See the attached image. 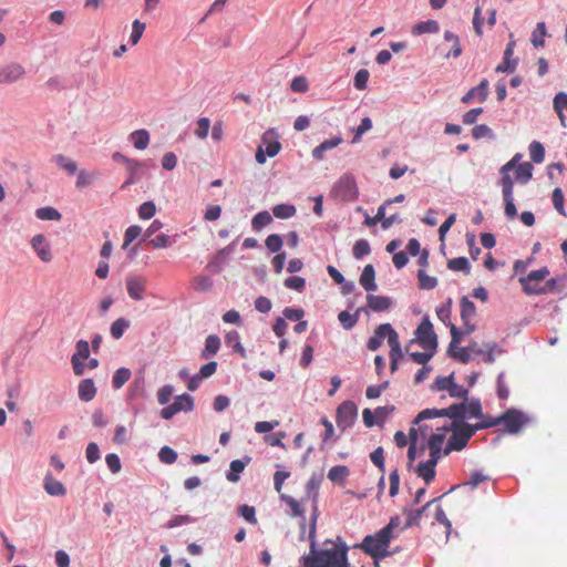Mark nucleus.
Wrapping results in <instances>:
<instances>
[{
	"mask_svg": "<svg viewBox=\"0 0 567 567\" xmlns=\"http://www.w3.org/2000/svg\"><path fill=\"white\" fill-rule=\"evenodd\" d=\"M522 158V154L517 153L513 156L511 161L504 164L499 168L501 181L499 185L502 187L503 199L505 203V215L513 219L517 215V209L514 204V181L511 176V172L514 171L515 167L519 165V159Z\"/></svg>",
	"mask_w": 567,
	"mask_h": 567,
	"instance_id": "nucleus-1",
	"label": "nucleus"
},
{
	"mask_svg": "<svg viewBox=\"0 0 567 567\" xmlns=\"http://www.w3.org/2000/svg\"><path fill=\"white\" fill-rule=\"evenodd\" d=\"M488 425L489 424H484L483 421L476 424L457 423L453 421L452 435L447 441L443 454L449 455L452 451H462L477 431L488 429Z\"/></svg>",
	"mask_w": 567,
	"mask_h": 567,
	"instance_id": "nucleus-2",
	"label": "nucleus"
},
{
	"mask_svg": "<svg viewBox=\"0 0 567 567\" xmlns=\"http://www.w3.org/2000/svg\"><path fill=\"white\" fill-rule=\"evenodd\" d=\"M393 535L389 534V528H382L374 535H368L359 545L373 559L379 560L391 555L389 551Z\"/></svg>",
	"mask_w": 567,
	"mask_h": 567,
	"instance_id": "nucleus-3",
	"label": "nucleus"
},
{
	"mask_svg": "<svg viewBox=\"0 0 567 567\" xmlns=\"http://www.w3.org/2000/svg\"><path fill=\"white\" fill-rule=\"evenodd\" d=\"M549 275L546 267L530 271L526 277L519 279L524 292L527 295H542L551 290L555 280H550L546 285H542L544 279Z\"/></svg>",
	"mask_w": 567,
	"mask_h": 567,
	"instance_id": "nucleus-4",
	"label": "nucleus"
},
{
	"mask_svg": "<svg viewBox=\"0 0 567 567\" xmlns=\"http://www.w3.org/2000/svg\"><path fill=\"white\" fill-rule=\"evenodd\" d=\"M484 424H489V427L503 424L505 426V430L508 433H517L523 427V425L527 422V419L525 415L517 410H508L505 413H503L501 416L497 417H487L485 421H483Z\"/></svg>",
	"mask_w": 567,
	"mask_h": 567,
	"instance_id": "nucleus-5",
	"label": "nucleus"
},
{
	"mask_svg": "<svg viewBox=\"0 0 567 567\" xmlns=\"http://www.w3.org/2000/svg\"><path fill=\"white\" fill-rule=\"evenodd\" d=\"M358 186L355 178L351 174L342 175L332 188L334 198L341 202H352L358 198Z\"/></svg>",
	"mask_w": 567,
	"mask_h": 567,
	"instance_id": "nucleus-6",
	"label": "nucleus"
},
{
	"mask_svg": "<svg viewBox=\"0 0 567 567\" xmlns=\"http://www.w3.org/2000/svg\"><path fill=\"white\" fill-rule=\"evenodd\" d=\"M434 416H449L454 421L457 419L465 417L464 403L452 404L446 409H426L421 411L414 420V424H419L420 422L434 417Z\"/></svg>",
	"mask_w": 567,
	"mask_h": 567,
	"instance_id": "nucleus-7",
	"label": "nucleus"
},
{
	"mask_svg": "<svg viewBox=\"0 0 567 567\" xmlns=\"http://www.w3.org/2000/svg\"><path fill=\"white\" fill-rule=\"evenodd\" d=\"M447 430V427H436V432L431 433L427 437L426 444H420V454H423L425 449H429L430 457L440 460L442 455H444L443 445L446 439Z\"/></svg>",
	"mask_w": 567,
	"mask_h": 567,
	"instance_id": "nucleus-8",
	"label": "nucleus"
},
{
	"mask_svg": "<svg viewBox=\"0 0 567 567\" xmlns=\"http://www.w3.org/2000/svg\"><path fill=\"white\" fill-rule=\"evenodd\" d=\"M415 341L423 349L436 350L437 348V338L433 330V324L429 320V318H424L421 323L417 326L415 331Z\"/></svg>",
	"mask_w": 567,
	"mask_h": 567,
	"instance_id": "nucleus-9",
	"label": "nucleus"
},
{
	"mask_svg": "<svg viewBox=\"0 0 567 567\" xmlns=\"http://www.w3.org/2000/svg\"><path fill=\"white\" fill-rule=\"evenodd\" d=\"M358 416V408L352 401L342 402L337 409V425L341 431L350 427Z\"/></svg>",
	"mask_w": 567,
	"mask_h": 567,
	"instance_id": "nucleus-10",
	"label": "nucleus"
},
{
	"mask_svg": "<svg viewBox=\"0 0 567 567\" xmlns=\"http://www.w3.org/2000/svg\"><path fill=\"white\" fill-rule=\"evenodd\" d=\"M261 142L255 156L258 164H265L267 156L275 157L281 150V144L277 140L271 138L269 132L262 135Z\"/></svg>",
	"mask_w": 567,
	"mask_h": 567,
	"instance_id": "nucleus-11",
	"label": "nucleus"
},
{
	"mask_svg": "<svg viewBox=\"0 0 567 567\" xmlns=\"http://www.w3.org/2000/svg\"><path fill=\"white\" fill-rule=\"evenodd\" d=\"M25 75L24 68L17 62L0 68V84H9L21 80Z\"/></svg>",
	"mask_w": 567,
	"mask_h": 567,
	"instance_id": "nucleus-12",
	"label": "nucleus"
},
{
	"mask_svg": "<svg viewBox=\"0 0 567 567\" xmlns=\"http://www.w3.org/2000/svg\"><path fill=\"white\" fill-rule=\"evenodd\" d=\"M126 290L133 300H142L146 290V279L142 276L130 275L125 280Z\"/></svg>",
	"mask_w": 567,
	"mask_h": 567,
	"instance_id": "nucleus-13",
	"label": "nucleus"
},
{
	"mask_svg": "<svg viewBox=\"0 0 567 567\" xmlns=\"http://www.w3.org/2000/svg\"><path fill=\"white\" fill-rule=\"evenodd\" d=\"M476 315L475 305L467 299V297H463L461 299V318L464 323V333H472L474 331V326L471 324V320Z\"/></svg>",
	"mask_w": 567,
	"mask_h": 567,
	"instance_id": "nucleus-14",
	"label": "nucleus"
},
{
	"mask_svg": "<svg viewBox=\"0 0 567 567\" xmlns=\"http://www.w3.org/2000/svg\"><path fill=\"white\" fill-rule=\"evenodd\" d=\"M31 246L43 262H50L52 260L53 256L50 245L42 234L35 235L31 239Z\"/></svg>",
	"mask_w": 567,
	"mask_h": 567,
	"instance_id": "nucleus-15",
	"label": "nucleus"
},
{
	"mask_svg": "<svg viewBox=\"0 0 567 567\" xmlns=\"http://www.w3.org/2000/svg\"><path fill=\"white\" fill-rule=\"evenodd\" d=\"M515 40H513V34L509 37V42L506 45L503 61L496 66V72H514L517 65V61L513 60L512 56L514 54Z\"/></svg>",
	"mask_w": 567,
	"mask_h": 567,
	"instance_id": "nucleus-16",
	"label": "nucleus"
},
{
	"mask_svg": "<svg viewBox=\"0 0 567 567\" xmlns=\"http://www.w3.org/2000/svg\"><path fill=\"white\" fill-rule=\"evenodd\" d=\"M439 460L430 457L426 462H421L415 472L417 476L422 477L426 484H430L435 477V467Z\"/></svg>",
	"mask_w": 567,
	"mask_h": 567,
	"instance_id": "nucleus-17",
	"label": "nucleus"
},
{
	"mask_svg": "<svg viewBox=\"0 0 567 567\" xmlns=\"http://www.w3.org/2000/svg\"><path fill=\"white\" fill-rule=\"evenodd\" d=\"M488 81L486 79L482 80L481 83L471 89L463 97L462 102L467 104L471 103L474 99H477L480 102H484L488 96Z\"/></svg>",
	"mask_w": 567,
	"mask_h": 567,
	"instance_id": "nucleus-18",
	"label": "nucleus"
},
{
	"mask_svg": "<svg viewBox=\"0 0 567 567\" xmlns=\"http://www.w3.org/2000/svg\"><path fill=\"white\" fill-rule=\"evenodd\" d=\"M79 399L83 402L92 401L96 395V388L92 379L80 381L78 388Z\"/></svg>",
	"mask_w": 567,
	"mask_h": 567,
	"instance_id": "nucleus-19",
	"label": "nucleus"
},
{
	"mask_svg": "<svg viewBox=\"0 0 567 567\" xmlns=\"http://www.w3.org/2000/svg\"><path fill=\"white\" fill-rule=\"evenodd\" d=\"M341 136H334L332 138L326 140L322 143H320L317 147L312 150V156L313 158L321 161L323 158V155L327 151H330L337 146H339L342 143Z\"/></svg>",
	"mask_w": 567,
	"mask_h": 567,
	"instance_id": "nucleus-20",
	"label": "nucleus"
},
{
	"mask_svg": "<svg viewBox=\"0 0 567 567\" xmlns=\"http://www.w3.org/2000/svg\"><path fill=\"white\" fill-rule=\"evenodd\" d=\"M367 303L371 310L380 312L388 310L391 307L392 301L385 296L368 295Z\"/></svg>",
	"mask_w": 567,
	"mask_h": 567,
	"instance_id": "nucleus-21",
	"label": "nucleus"
},
{
	"mask_svg": "<svg viewBox=\"0 0 567 567\" xmlns=\"http://www.w3.org/2000/svg\"><path fill=\"white\" fill-rule=\"evenodd\" d=\"M220 348V339L216 334H209L205 340V347L200 353L202 359H209L217 354Z\"/></svg>",
	"mask_w": 567,
	"mask_h": 567,
	"instance_id": "nucleus-22",
	"label": "nucleus"
},
{
	"mask_svg": "<svg viewBox=\"0 0 567 567\" xmlns=\"http://www.w3.org/2000/svg\"><path fill=\"white\" fill-rule=\"evenodd\" d=\"M375 271L372 265H367L360 277V285L367 290L372 291L377 289L374 282Z\"/></svg>",
	"mask_w": 567,
	"mask_h": 567,
	"instance_id": "nucleus-23",
	"label": "nucleus"
},
{
	"mask_svg": "<svg viewBox=\"0 0 567 567\" xmlns=\"http://www.w3.org/2000/svg\"><path fill=\"white\" fill-rule=\"evenodd\" d=\"M249 456H245L244 460H234L230 463V471L227 474V480L229 482H237L239 480V474L245 470L246 465L250 462Z\"/></svg>",
	"mask_w": 567,
	"mask_h": 567,
	"instance_id": "nucleus-24",
	"label": "nucleus"
},
{
	"mask_svg": "<svg viewBox=\"0 0 567 567\" xmlns=\"http://www.w3.org/2000/svg\"><path fill=\"white\" fill-rule=\"evenodd\" d=\"M533 165L529 162L520 163L515 171V179L520 184H527L533 177Z\"/></svg>",
	"mask_w": 567,
	"mask_h": 567,
	"instance_id": "nucleus-25",
	"label": "nucleus"
},
{
	"mask_svg": "<svg viewBox=\"0 0 567 567\" xmlns=\"http://www.w3.org/2000/svg\"><path fill=\"white\" fill-rule=\"evenodd\" d=\"M44 489L52 496H63L66 494V488L60 482L54 480L51 475H48L44 480Z\"/></svg>",
	"mask_w": 567,
	"mask_h": 567,
	"instance_id": "nucleus-26",
	"label": "nucleus"
},
{
	"mask_svg": "<svg viewBox=\"0 0 567 567\" xmlns=\"http://www.w3.org/2000/svg\"><path fill=\"white\" fill-rule=\"evenodd\" d=\"M440 27L437 21L435 20H426L419 22L412 27V34L413 35H421L424 33H436L439 31Z\"/></svg>",
	"mask_w": 567,
	"mask_h": 567,
	"instance_id": "nucleus-27",
	"label": "nucleus"
},
{
	"mask_svg": "<svg viewBox=\"0 0 567 567\" xmlns=\"http://www.w3.org/2000/svg\"><path fill=\"white\" fill-rule=\"evenodd\" d=\"M465 417H476L481 421H485L488 416L483 414L482 405L478 400H471L468 403H464Z\"/></svg>",
	"mask_w": 567,
	"mask_h": 567,
	"instance_id": "nucleus-28",
	"label": "nucleus"
},
{
	"mask_svg": "<svg viewBox=\"0 0 567 567\" xmlns=\"http://www.w3.org/2000/svg\"><path fill=\"white\" fill-rule=\"evenodd\" d=\"M130 140L137 150H145L150 144V134L146 130H137L130 134Z\"/></svg>",
	"mask_w": 567,
	"mask_h": 567,
	"instance_id": "nucleus-29",
	"label": "nucleus"
},
{
	"mask_svg": "<svg viewBox=\"0 0 567 567\" xmlns=\"http://www.w3.org/2000/svg\"><path fill=\"white\" fill-rule=\"evenodd\" d=\"M554 109L559 116L561 125L566 126V116L564 111H567V94L565 92H559L556 94L554 99Z\"/></svg>",
	"mask_w": 567,
	"mask_h": 567,
	"instance_id": "nucleus-30",
	"label": "nucleus"
},
{
	"mask_svg": "<svg viewBox=\"0 0 567 567\" xmlns=\"http://www.w3.org/2000/svg\"><path fill=\"white\" fill-rule=\"evenodd\" d=\"M442 496L437 497V498H434L430 502H427L422 508L420 509H414V511H409L408 512V517H406V523H405V526L406 527H411V526H417L419 523H420V519L422 517V514L424 513V511L426 508H429L432 504H434L436 501H439Z\"/></svg>",
	"mask_w": 567,
	"mask_h": 567,
	"instance_id": "nucleus-31",
	"label": "nucleus"
},
{
	"mask_svg": "<svg viewBox=\"0 0 567 567\" xmlns=\"http://www.w3.org/2000/svg\"><path fill=\"white\" fill-rule=\"evenodd\" d=\"M444 39H445V41H447L452 44V51H450L446 54V58H450V56L458 58L462 54V48H461L458 37L455 33H453L452 31H445Z\"/></svg>",
	"mask_w": 567,
	"mask_h": 567,
	"instance_id": "nucleus-32",
	"label": "nucleus"
},
{
	"mask_svg": "<svg viewBox=\"0 0 567 567\" xmlns=\"http://www.w3.org/2000/svg\"><path fill=\"white\" fill-rule=\"evenodd\" d=\"M436 523L444 527V535L445 539L447 540L451 535L452 524L441 506L436 507L435 522L433 523V525H435Z\"/></svg>",
	"mask_w": 567,
	"mask_h": 567,
	"instance_id": "nucleus-33",
	"label": "nucleus"
},
{
	"mask_svg": "<svg viewBox=\"0 0 567 567\" xmlns=\"http://www.w3.org/2000/svg\"><path fill=\"white\" fill-rule=\"evenodd\" d=\"M409 436H410V445H409V450H408V460H409V465H412V463L415 461L416 456H417V432L415 431V427H411L410 431H409Z\"/></svg>",
	"mask_w": 567,
	"mask_h": 567,
	"instance_id": "nucleus-34",
	"label": "nucleus"
},
{
	"mask_svg": "<svg viewBox=\"0 0 567 567\" xmlns=\"http://www.w3.org/2000/svg\"><path fill=\"white\" fill-rule=\"evenodd\" d=\"M272 221V217L271 215L267 212V210H264V212H259L257 213L252 220H251V226L255 230H260L261 228L270 225Z\"/></svg>",
	"mask_w": 567,
	"mask_h": 567,
	"instance_id": "nucleus-35",
	"label": "nucleus"
},
{
	"mask_svg": "<svg viewBox=\"0 0 567 567\" xmlns=\"http://www.w3.org/2000/svg\"><path fill=\"white\" fill-rule=\"evenodd\" d=\"M173 404L175 405V408L178 412H181V411L188 412L194 409V400L189 394H186V393L182 394V395H177L175 398Z\"/></svg>",
	"mask_w": 567,
	"mask_h": 567,
	"instance_id": "nucleus-36",
	"label": "nucleus"
},
{
	"mask_svg": "<svg viewBox=\"0 0 567 567\" xmlns=\"http://www.w3.org/2000/svg\"><path fill=\"white\" fill-rule=\"evenodd\" d=\"M349 475V470L344 465H337L329 470L328 478L334 483H342Z\"/></svg>",
	"mask_w": 567,
	"mask_h": 567,
	"instance_id": "nucleus-37",
	"label": "nucleus"
},
{
	"mask_svg": "<svg viewBox=\"0 0 567 567\" xmlns=\"http://www.w3.org/2000/svg\"><path fill=\"white\" fill-rule=\"evenodd\" d=\"M131 378V371L126 368H120L115 371L112 384L114 389H121Z\"/></svg>",
	"mask_w": 567,
	"mask_h": 567,
	"instance_id": "nucleus-38",
	"label": "nucleus"
},
{
	"mask_svg": "<svg viewBox=\"0 0 567 567\" xmlns=\"http://www.w3.org/2000/svg\"><path fill=\"white\" fill-rule=\"evenodd\" d=\"M385 339V330H381V324L374 330V333L373 336L369 339L368 341V349L371 350V351H377L383 340Z\"/></svg>",
	"mask_w": 567,
	"mask_h": 567,
	"instance_id": "nucleus-39",
	"label": "nucleus"
},
{
	"mask_svg": "<svg viewBox=\"0 0 567 567\" xmlns=\"http://www.w3.org/2000/svg\"><path fill=\"white\" fill-rule=\"evenodd\" d=\"M296 212L297 210H296L295 206L287 205V204L277 205L272 209L275 217L281 218V219H287V218L295 216Z\"/></svg>",
	"mask_w": 567,
	"mask_h": 567,
	"instance_id": "nucleus-40",
	"label": "nucleus"
},
{
	"mask_svg": "<svg viewBox=\"0 0 567 567\" xmlns=\"http://www.w3.org/2000/svg\"><path fill=\"white\" fill-rule=\"evenodd\" d=\"M529 155L534 163H542L545 158V148L544 146L537 142L534 141L529 144Z\"/></svg>",
	"mask_w": 567,
	"mask_h": 567,
	"instance_id": "nucleus-41",
	"label": "nucleus"
},
{
	"mask_svg": "<svg viewBox=\"0 0 567 567\" xmlns=\"http://www.w3.org/2000/svg\"><path fill=\"white\" fill-rule=\"evenodd\" d=\"M371 251L369 241L367 239H359L353 245L352 254L355 259H362Z\"/></svg>",
	"mask_w": 567,
	"mask_h": 567,
	"instance_id": "nucleus-42",
	"label": "nucleus"
},
{
	"mask_svg": "<svg viewBox=\"0 0 567 567\" xmlns=\"http://www.w3.org/2000/svg\"><path fill=\"white\" fill-rule=\"evenodd\" d=\"M130 327V322L124 318L116 319L110 328L111 334L114 339H120L124 334L125 329Z\"/></svg>",
	"mask_w": 567,
	"mask_h": 567,
	"instance_id": "nucleus-43",
	"label": "nucleus"
},
{
	"mask_svg": "<svg viewBox=\"0 0 567 567\" xmlns=\"http://www.w3.org/2000/svg\"><path fill=\"white\" fill-rule=\"evenodd\" d=\"M35 216L41 220H60L61 214L53 207H42L37 209Z\"/></svg>",
	"mask_w": 567,
	"mask_h": 567,
	"instance_id": "nucleus-44",
	"label": "nucleus"
},
{
	"mask_svg": "<svg viewBox=\"0 0 567 567\" xmlns=\"http://www.w3.org/2000/svg\"><path fill=\"white\" fill-rule=\"evenodd\" d=\"M143 166L141 162L137 159L130 158L126 161L125 167L130 172V178L122 185V188H125L126 186L134 183L136 178V172Z\"/></svg>",
	"mask_w": 567,
	"mask_h": 567,
	"instance_id": "nucleus-45",
	"label": "nucleus"
},
{
	"mask_svg": "<svg viewBox=\"0 0 567 567\" xmlns=\"http://www.w3.org/2000/svg\"><path fill=\"white\" fill-rule=\"evenodd\" d=\"M546 25L545 22H538L532 34V43L534 47H543L545 44Z\"/></svg>",
	"mask_w": 567,
	"mask_h": 567,
	"instance_id": "nucleus-46",
	"label": "nucleus"
},
{
	"mask_svg": "<svg viewBox=\"0 0 567 567\" xmlns=\"http://www.w3.org/2000/svg\"><path fill=\"white\" fill-rule=\"evenodd\" d=\"M449 352H450L451 357L457 359L458 361H461L463 363H466L471 360L468 346L463 347V348L457 347V344L453 348H452V346H450Z\"/></svg>",
	"mask_w": 567,
	"mask_h": 567,
	"instance_id": "nucleus-47",
	"label": "nucleus"
},
{
	"mask_svg": "<svg viewBox=\"0 0 567 567\" xmlns=\"http://www.w3.org/2000/svg\"><path fill=\"white\" fill-rule=\"evenodd\" d=\"M417 278L421 289H434L437 285V279L435 277L429 276L424 270H419Z\"/></svg>",
	"mask_w": 567,
	"mask_h": 567,
	"instance_id": "nucleus-48",
	"label": "nucleus"
},
{
	"mask_svg": "<svg viewBox=\"0 0 567 567\" xmlns=\"http://www.w3.org/2000/svg\"><path fill=\"white\" fill-rule=\"evenodd\" d=\"M54 161L61 168H63L70 175H73L78 169L75 162H73L72 159L62 154L56 155L54 157Z\"/></svg>",
	"mask_w": 567,
	"mask_h": 567,
	"instance_id": "nucleus-49",
	"label": "nucleus"
},
{
	"mask_svg": "<svg viewBox=\"0 0 567 567\" xmlns=\"http://www.w3.org/2000/svg\"><path fill=\"white\" fill-rule=\"evenodd\" d=\"M193 287L197 291H208L213 287V280L208 276L198 275L193 279Z\"/></svg>",
	"mask_w": 567,
	"mask_h": 567,
	"instance_id": "nucleus-50",
	"label": "nucleus"
},
{
	"mask_svg": "<svg viewBox=\"0 0 567 567\" xmlns=\"http://www.w3.org/2000/svg\"><path fill=\"white\" fill-rule=\"evenodd\" d=\"M381 330H385V338L388 339L390 349L401 347L399 336L390 323L381 324Z\"/></svg>",
	"mask_w": 567,
	"mask_h": 567,
	"instance_id": "nucleus-51",
	"label": "nucleus"
},
{
	"mask_svg": "<svg viewBox=\"0 0 567 567\" xmlns=\"http://www.w3.org/2000/svg\"><path fill=\"white\" fill-rule=\"evenodd\" d=\"M436 350L424 349V352H411L409 355L417 364H426L435 354Z\"/></svg>",
	"mask_w": 567,
	"mask_h": 567,
	"instance_id": "nucleus-52",
	"label": "nucleus"
},
{
	"mask_svg": "<svg viewBox=\"0 0 567 567\" xmlns=\"http://www.w3.org/2000/svg\"><path fill=\"white\" fill-rule=\"evenodd\" d=\"M447 267L454 271H470L468 260L465 257H457L449 260Z\"/></svg>",
	"mask_w": 567,
	"mask_h": 567,
	"instance_id": "nucleus-53",
	"label": "nucleus"
},
{
	"mask_svg": "<svg viewBox=\"0 0 567 567\" xmlns=\"http://www.w3.org/2000/svg\"><path fill=\"white\" fill-rule=\"evenodd\" d=\"M369 78H370L369 71L365 69H360L354 75V81H353L354 87L360 91L365 90Z\"/></svg>",
	"mask_w": 567,
	"mask_h": 567,
	"instance_id": "nucleus-54",
	"label": "nucleus"
},
{
	"mask_svg": "<svg viewBox=\"0 0 567 567\" xmlns=\"http://www.w3.org/2000/svg\"><path fill=\"white\" fill-rule=\"evenodd\" d=\"M284 285L288 289L302 291L306 287V280L300 276H291L285 279Z\"/></svg>",
	"mask_w": 567,
	"mask_h": 567,
	"instance_id": "nucleus-55",
	"label": "nucleus"
},
{
	"mask_svg": "<svg viewBox=\"0 0 567 567\" xmlns=\"http://www.w3.org/2000/svg\"><path fill=\"white\" fill-rule=\"evenodd\" d=\"M145 30V23L141 22L140 20H134L132 23V33L130 41L133 45L137 44L141 40L143 33Z\"/></svg>",
	"mask_w": 567,
	"mask_h": 567,
	"instance_id": "nucleus-56",
	"label": "nucleus"
},
{
	"mask_svg": "<svg viewBox=\"0 0 567 567\" xmlns=\"http://www.w3.org/2000/svg\"><path fill=\"white\" fill-rule=\"evenodd\" d=\"M372 128V121L370 117H364L362 118L360 125L357 127L355 130V134L352 138V143L355 144V143H359L361 141V136L370 131Z\"/></svg>",
	"mask_w": 567,
	"mask_h": 567,
	"instance_id": "nucleus-57",
	"label": "nucleus"
},
{
	"mask_svg": "<svg viewBox=\"0 0 567 567\" xmlns=\"http://www.w3.org/2000/svg\"><path fill=\"white\" fill-rule=\"evenodd\" d=\"M485 347V362L493 363L495 361V353H502V349L498 348L497 343L494 341L484 343Z\"/></svg>",
	"mask_w": 567,
	"mask_h": 567,
	"instance_id": "nucleus-58",
	"label": "nucleus"
},
{
	"mask_svg": "<svg viewBox=\"0 0 567 567\" xmlns=\"http://www.w3.org/2000/svg\"><path fill=\"white\" fill-rule=\"evenodd\" d=\"M156 214V206L153 202H145L138 207L141 219H151Z\"/></svg>",
	"mask_w": 567,
	"mask_h": 567,
	"instance_id": "nucleus-59",
	"label": "nucleus"
},
{
	"mask_svg": "<svg viewBox=\"0 0 567 567\" xmlns=\"http://www.w3.org/2000/svg\"><path fill=\"white\" fill-rule=\"evenodd\" d=\"M209 128H210L209 118L200 117L197 121V127L195 130V135L200 140H205L208 136Z\"/></svg>",
	"mask_w": 567,
	"mask_h": 567,
	"instance_id": "nucleus-60",
	"label": "nucleus"
},
{
	"mask_svg": "<svg viewBox=\"0 0 567 567\" xmlns=\"http://www.w3.org/2000/svg\"><path fill=\"white\" fill-rule=\"evenodd\" d=\"M158 458L165 464H173L177 460V453L169 446H164L158 452Z\"/></svg>",
	"mask_w": 567,
	"mask_h": 567,
	"instance_id": "nucleus-61",
	"label": "nucleus"
},
{
	"mask_svg": "<svg viewBox=\"0 0 567 567\" xmlns=\"http://www.w3.org/2000/svg\"><path fill=\"white\" fill-rule=\"evenodd\" d=\"M142 233V228L137 225L130 226L124 234L123 248H126L133 240H135Z\"/></svg>",
	"mask_w": 567,
	"mask_h": 567,
	"instance_id": "nucleus-62",
	"label": "nucleus"
},
{
	"mask_svg": "<svg viewBox=\"0 0 567 567\" xmlns=\"http://www.w3.org/2000/svg\"><path fill=\"white\" fill-rule=\"evenodd\" d=\"M265 244L269 251L278 252L282 247V239L279 235L271 234L266 238Z\"/></svg>",
	"mask_w": 567,
	"mask_h": 567,
	"instance_id": "nucleus-63",
	"label": "nucleus"
},
{
	"mask_svg": "<svg viewBox=\"0 0 567 567\" xmlns=\"http://www.w3.org/2000/svg\"><path fill=\"white\" fill-rule=\"evenodd\" d=\"M338 319H339L340 323L342 324V327L347 330H350L351 328H353L358 321L357 317L351 315L348 311H341L338 316Z\"/></svg>",
	"mask_w": 567,
	"mask_h": 567,
	"instance_id": "nucleus-64",
	"label": "nucleus"
}]
</instances>
